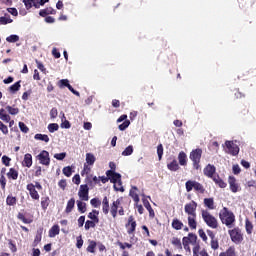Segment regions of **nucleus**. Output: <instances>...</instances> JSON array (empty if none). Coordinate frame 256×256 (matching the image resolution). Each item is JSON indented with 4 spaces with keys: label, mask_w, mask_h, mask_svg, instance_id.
Returning a JSON list of instances; mask_svg holds the SVG:
<instances>
[{
    "label": "nucleus",
    "mask_w": 256,
    "mask_h": 256,
    "mask_svg": "<svg viewBox=\"0 0 256 256\" xmlns=\"http://www.w3.org/2000/svg\"><path fill=\"white\" fill-rule=\"evenodd\" d=\"M220 221L223 223V225H226V227H233V223H235V214L229 210V208L224 207L220 210L219 213Z\"/></svg>",
    "instance_id": "f257e3e1"
},
{
    "label": "nucleus",
    "mask_w": 256,
    "mask_h": 256,
    "mask_svg": "<svg viewBox=\"0 0 256 256\" xmlns=\"http://www.w3.org/2000/svg\"><path fill=\"white\" fill-rule=\"evenodd\" d=\"M98 222H95L93 220H87L84 225V229L86 231H89V229H95Z\"/></svg>",
    "instance_id": "a19ab883"
},
{
    "label": "nucleus",
    "mask_w": 256,
    "mask_h": 256,
    "mask_svg": "<svg viewBox=\"0 0 256 256\" xmlns=\"http://www.w3.org/2000/svg\"><path fill=\"white\" fill-rule=\"evenodd\" d=\"M17 219H19V221H22V223H25L26 225L33 223V218H27L25 217V214L21 212L17 214Z\"/></svg>",
    "instance_id": "c85d7f7f"
},
{
    "label": "nucleus",
    "mask_w": 256,
    "mask_h": 256,
    "mask_svg": "<svg viewBox=\"0 0 256 256\" xmlns=\"http://www.w3.org/2000/svg\"><path fill=\"white\" fill-rule=\"evenodd\" d=\"M6 41H7L8 43H17V41H19V36H18V35H15V34L10 35V36H8V37L6 38Z\"/></svg>",
    "instance_id": "5fc2aeb1"
},
{
    "label": "nucleus",
    "mask_w": 256,
    "mask_h": 256,
    "mask_svg": "<svg viewBox=\"0 0 256 256\" xmlns=\"http://www.w3.org/2000/svg\"><path fill=\"white\" fill-rule=\"evenodd\" d=\"M167 169L169 171L175 172V171H179V169H181V167L179 166V163L177 162V160L173 159L171 162H169L167 164Z\"/></svg>",
    "instance_id": "412c9836"
},
{
    "label": "nucleus",
    "mask_w": 256,
    "mask_h": 256,
    "mask_svg": "<svg viewBox=\"0 0 256 256\" xmlns=\"http://www.w3.org/2000/svg\"><path fill=\"white\" fill-rule=\"evenodd\" d=\"M2 163L5 167H9L11 165V158L7 155L2 156Z\"/></svg>",
    "instance_id": "052dcab7"
},
{
    "label": "nucleus",
    "mask_w": 256,
    "mask_h": 256,
    "mask_svg": "<svg viewBox=\"0 0 256 256\" xmlns=\"http://www.w3.org/2000/svg\"><path fill=\"white\" fill-rule=\"evenodd\" d=\"M210 247H211V249H213V251H217V249H219V239L216 238L214 240H211Z\"/></svg>",
    "instance_id": "3c124183"
},
{
    "label": "nucleus",
    "mask_w": 256,
    "mask_h": 256,
    "mask_svg": "<svg viewBox=\"0 0 256 256\" xmlns=\"http://www.w3.org/2000/svg\"><path fill=\"white\" fill-rule=\"evenodd\" d=\"M8 179H13L14 181H17L19 178V172L15 170V168H10L9 172L7 173Z\"/></svg>",
    "instance_id": "7c9ffc66"
},
{
    "label": "nucleus",
    "mask_w": 256,
    "mask_h": 256,
    "mask_svg": "<svg viewBox=\"0 0 256 256\" xmlns=\"http://www.w3.org/2000/svg\"><path fill=\"white\" fill-rule=\"evenodd\" d=\"M6 205L9 207H14V205H17V197L13 195H8L6 198Z\"/></svg>",
    "instance_id": "473e14b6"
},
{
    "label": "nucleus",
    "mask_w": 256,
    "mask_h": 256,
    "mask_svg": "<svg viewBox=\"0 0 256 256\" xmlns=\"http://www.w3.org/2000/svg\"><path fill=\"white\" fill-rule=\"evenodd\" d=\"M231 241L235 243L236 245H239L243 241V232H241V228L236 227L232 230L228 231Z\"/></svg>",
    "instance_id": "39448f33"
},
{
    "label": "nucleus",
    "mask_w": 256,
    "mask_h": 256,
    "mask_svg": "<svg viewBox=\"0 0 256 256\" xmlns=\"http://www.w3.org/2000/svg\"><path fill=\"white\" fill-rule=\"evenodd\" d=\"M23 3L26 9H31L32 7L39 9V0H23Z\"/></svg>",
    "instance_id": "aec40b11"
},
{
    "label": "nucleus",
    "mask_w": 256,
    "mask_h": 256,
    "mask_svg": "<svg viewBox=\"0 0 256 256\" xmlns=\"http://www.w3.org/2000/svg\"><path fill=\"white\" fill-rule=\"evenodd\" d=\"M78 196L81 201H89V186H87V184H83L80 186Z\"/></svg>",
    "instance_id": "9d476101"
},
{
    "label": "nucleus",
    "mask_w": 256,
    "mask_h": 256,
    "mask_svg": "<svg viewBox=\"0 0 256 256\" xmlns=\"http://www.w3.org/2000/svg\"><path fill=\"white\" fill-rule=\"evenodd\" d=\"M187 237H188L191 245H197V235L196 234L189 233Z\"/></svg>",
    "instance_id": "864d4df0"
},
{
    "label": "nucleus",
    "mask_w": 256,
    "mask_h": 256,
    "mask_svg": "<svg viewBox=\"0 0 256 256\" xmlns=\"http://www.w3.org/2000/svg\"><path fill=\"white\" fill-rule=\"evenodd\" d=\"M95 161H97V158H95V155H93V153L86 154V165H95Z\"/></svg>",
    "instance_id": "f704fd0d"
},
{
    "label": "nucleus",
    "mask_w": 256,
    "mask_h": 256,
    "mask_svg": "<svg viewBox=\"0 0 256 256\" xmlns=\"http://www.w3.org/2000/svg\"><path fill=\"white\" fill-rule=\"evenodd\" d=\"M6 111H8L9 115H19V108L15 106H6Z\"/></svg>",
    "instance_id": "c03bdc74"
},
{
    "label": "nucleus",
    "mask_w": 256,
    "mask_h": 256,
    "mask_svg": "<svg viewBox=\"0 0 256 256\" xmlns=\"http://www.w3.org/2000/svg\"><path fill=\"white\" fill-rule=\"evenodd\" d=\"M76 203H77L79 213H86L87 212V203H85L81 200H77Z\"/></svg>",
    "instance_id": "72a5a7b5"
},
{
    "label": "nucleus",
    "mask_w": 256,
    "mask_h": 256,
    "mask_svg": "<svg viewBox=\"0 0 256 256\" xmlns=\"http://www.w3.org/2000/svg\"><path fill=\"white\" fill-rule=\"evenodd\" d=\"M123 157H129V155H133V146H128L125 148V150L122 152Z\"/></svg>",
    "instance_id": "603ef678"
},
{
    "label": "nucleus",
    "mask_w": 256,
    "mask_h": 256,
    "mask_svg": "<svg viewBox=\"0 0 256 256\" xmlns=\"http://www.w3.org/2000/svg\"><path fill=\"white\" fill-rule=\"evenodd\" d=\"M26 189L27 191H29V195L31 199H33L34 201H39L40 196H39V192L37 191V188H35V184L33 183L27 184Z\"/></svg>",
    "instance_id": "f8f14e48"
},
{
    "label": "nucleus",
    "mask_w": 256,
    "mask_h": 256,
    "mask_svg": "<svg viewBox=\"0 0 256 256\" xmlns=\"http://www.w3.org/2000/svg\"><path fill=\"white\" fill-rule=\"evenodd\" d=\"M51 203V199L49 198V196H44L41 198V207L43 209V211H47V208L49 207Z\"/></svg>",
    "instance_id": "c756f323"
},
{
    "label": "nucleus",
    "mask_w": 256,
    "mask_h": 256,
    "mask_svg": "<svg viewBox=\"0 0 256 256\" xmlns=\"http://www.w3.org/2000/svg\"><path fill=\"white\" fill-rule=\"evenodd\" d=\"M48 131H49V133H55V131H59V124H57V123L49 124Z\"/></svg>",
    "instance_id": "8fccbe9b"
},
{
    "label": "nucleus",
    "mask_w": 256,
    "mask_h": 256,
    "mask_svg": "<svg viewBox=\"0 0 256 256\" xmlns=\"http://www.w3.org/2000/svg\"><path fill=\"white\" fill-rule=\"evenodd\" d=\"M216 171H217V168H215V165L208 164L204 168L203 173L206 177H209V179H213L215 177Z\"/></svg>",
    "instance_id": "4468645a"
},
{
    "label": "nucleus",
    "mask_w": 256,
    "mask_h": 256,
    "mask_svg": "<svg viewBox=\"0 0 256 256\" xmlns=\"http://www.w3.org/2000/svg\"><path fill=\"white\" fill-rule=\"evenodd\" d=\"M90 204L92 205V207L97 209V208L101 207V200H99V198H92L90 200Z\"/></svg>",
    "instance_id": "09e8293b"
},
{
    "label": "nucleus",
    "mask_w": 256,
    "mask_h": 256,
    "mask_svg": "<svg viewBox=\"0 0 256 256\" xmlns=\"http://www.w3.org/2000/svg\"><path fill=\"white\" fill-rule=\"evenodd\" d=\"M118 246L120 247V249L125 250V248L127 247V249H131V247H133L132 244H129L127 242L123 243V242H118Z\"/></svg>",
    "instance_id": "338daca9"
},
{
    "label": "nucleus",
    "mask_w": 256,
    "mask_h": 256,
    "mask_svg": "<svg viewBox=\"0 0 256 256\" xmlns=\"http://www.w3.org/2000/svg\"><path fill=\"white\" fill-rule=\"evenodd\" d=\"M89 164H84V168L81 171V175L83 177V175H89V173H91V167H89Z\"/></svg>",
    "instance_id": "e2e57ef3"
},
{
    "label": "nucleus",
    "mask_w": 256,
    "mask_h": 256,
    "mask_svg": "<svg viewBox=\"0 0 256 256\" xmlns=\"http://www.w3.org/2000/svg\"><path fill=\"white\" fill-rule=\"evenodd\" d=\"M37 159L40 165H45L46 167H49V165H51V158L49 157V152H47V150L41 151L38 154Z\"/></svg>",
    "instance_id": "0eeeda50"
},
{
    "label": "nucleus",
    "mask_w": 256,
    "mask_h": 256,
    "mask_svg": "<svg viewBox=\"0 0 256 256\" xmlns=\"http://www.w3.org/2000/svg\"><path fill=\"white\" fill-rule=\"evenodd\" d=\"M88 219H91L90 221H94V223H99V211L92 210V212L88 214Z\"/></svg>",
    "instance_id": "2f4dec72"
},
{
    "label": "nucleus",
    "mask_w": 256,
    "mask_h": 256,
    "mask_svg": "<svg viewBox=\"0 0 256 256\" xmlns=\"http://www.w3.org/2000/svg\"><path fill=\"white\" fill-rule=\"evenodd\" d=\"M172 229H175L176 231H181V229H183V222L177 218H174L172 220Z\"/></svg>",
    "instance_id": "cd10ccee"
},
{
    "label": "nucleus",
    "mask_w": 256,
    "mask_h": 256,
    "mask_svg": "<svg viewBox=\"0 0 256 256\" xmlns=\"http://www.w3.org/2000/svg\"><path fill=\"white\" fill-rule=\"evenodd\" d=\"M125 227L127 229L128 235H133L137 229V221L135 220V217L133 215L128 217V221L125 224Z\"/></svg>",
    "instance_id": "6e6552de"
},
{
    "label": "nucleus",
    "mask_w": 256,
    "mask_h": 256,
    "mask_svg": "<svg viewBox=\"0 0 256 256\" xmlns=\"http://www.w3.org/2000/svg\"><path fill=\"white\" fill-rule=\"evenodd\" d=\"M212 180L214 181V183L216 185H218L221 189H225V187H227V183H225V181H223V179H221V177H219V175H215Z\"/></svg>",
    "instance_id": "a878e982"
},
{
    "label": "nucleus",
    "mask_w": 256,
    "mask_h": 256,
    "mask_svg": "<svg viewBox=\"0 0 256 256\" xmlns=\"http://www.w3.org/2000/svg\"><path fill=\"white\" fill-rule=\"evenodd\" d=\"M59 233H61V229L59 228V225L55 224L49 230V237H57Z\"/></svg>",
    "instance_id": "393cba45"
},
{
    "label": "nucleus",
    "mask_w": 256,
    "mask_h": 256,
    "mask_svg": "<svg viewBox=\"0 0 256 256\" xmlns=\"http://www.w3.org/2000/svg\"><path fill=\"white\" fill-rule=\"evenodd\" d=\"M202 219L204 223L211 229H217L219 227V222L217 221V218L213 216L209 211L207 210H202Z\"/></svg>",
    "instance_id": "f03ea898"
},
{
    "label": "nucleus",
    "mask_w": 256,
    "mask_h": 256,
    "mask_svg": "<svg viewBox=\"0 0 256 256\" xmlns=\"http://www.w3.org/2000/svg\"><path fill=\"white\" fill-rule=\"evenodd\" d=\"M185 187H186V191L187 193H191V191H196L197 193H201L203 195V193H205V187L203 186V184L195 181V180H188L185 183Z\"/></svg>",
    "instance_id": "20e7f679"
},
{
    "label": "nucleus",
    "mask_w": 256,
    "mask_h": 256,
    "mask_svg": "<svg viewBox=\"0 0 256 256\" xmlns=\"http://www.w3.org/2000/svg\"><path fill=\"white\" fill-rule=\"evenodd\" d=\"M137 191H139V188L137 186H132V188L129 191L130 197L133 199L134 203L137 205L140 201L139 194H137Z\"/></svg>",
    "instance_id": "dca6fc26"
},
{
    "label": "nucleus",
    "mask_w": 256,
    "mask_h": 256,
    "mask_svg": "<svg viewBox=\"0 0 256 256\" xmlns=\"http://www.w3.org/2000/svg\"><path fill=\"white\" fill-rule=\"evenodd\" d=\"M179 165L186 167L187 165V154L184 151L179 152L178 154Z\"/></svg>",
    "instance_id": "b1692460"
},
{
    "label": "nucleus",
    "mask_w": 256,
    "mask_h": 256,
    "mask_svg": "<svg viewBox=\"0 0 256 256\" xmlns=\"http://www.w3.org/2000/svg\"><path fill=\"white\" fill-rule=\"evenodd\" d=\"M157 155H158L159 161H161L163 159V144H159L157 146Z\"/></svg>",
    "instance_id": "13d9d810"
},
{
    "label": "nucleus",
    "mask_w": 256,
    "mask_h": 256,
    "mask_svg": "<svg viewBox=\"0 0 256 256\" xmlns=\"http://www.w3.org/2000/svg\"><path fill=\"white\" fill-rule=\"evenodd\" d=\"M142 202L145 209H147L149 213V217H152V218L155 217V210H153V208L151 207V203H149V200L143 199Z\"/></svg>",
    "instance_id": "5701e85b"
},
{
    "label": "nucleus",
    "mask_w": 256,
    "mask_h": 256,
    "mask_svg": "<svg viewBox=\"0 0 256 256\" xmlns=\"http://www.w3.org/2000/svg\"><path fill=\"white\" fill-rule=\"evenodd\" d=\"M102 211L104 215H109V203H102Z\"/></svg>",
    "instance_id": "774afa93"
},
{
    "label": "nucleus",
    "mask_w": 256,
    "mask_h": 256,
    "mask_svg": "<svg viewBox=\"0 0 256 256\" xmlns=\"http://www.w3.org/2000/svg\"><path fill=\"white\" fill-rule=\"evenodd\" d=\"M204 205L208 209L213 210V209H215V200H213V198H205L204 199Z\"/></svg>",
    "instance_id": "c9c22d12"
},
{
    "label": "nucleus",
    "mask_w": 256,
    "mask_h": 256,
    "mask_svg": "<svg viewBox=\"0 0 256 256\" xmlns=\"http://www.w3.org/2000/svg\"><path fill=\"white\" fill-rule=\"evenodd\" d=\"M203 155V150L201 148L194 149L190 152V159L193 162V168L196 169V171H199L201 169V157Z\"/></svg>",
    "instance_id": "7ed1b4c3"
},
{
    "label": "nucleus",
    "mask_w": 256,
    "mask_h": 256,
    "mask_svg": "<svg viewBox=\"0 0 256 256\" xmlns=\"http://www.w3.org/2000/svg\"><path fill=\"white\" fill-rule=\"evenodd\" d=\"M19 129L22 131V133H29V127L23 122H19Z\"/></svg>",
    "instance_id": "680f3d73"
},
{
    "label": "nucleus",
    "mask_w": 256,
    "mask_h": 256,
    "mask_svg": "<svg viewBox=\"0 0 256 256\" xmlns=\"http://www.w3.org/2000/svg\"><path fill=\"white\" fill-rule=\"evenodd\" d=\"M129 125H131V121L125 120L122 124H120V125L118 126V129H119L120 131H125V129H127V127H129Z\"/></svg>",
    "instance_id": "4d7b16f0"
},
{
    "label": "nucleus",
    "mask_w": 256,
    "mask_h": 256,
    "mask_svg": "<svg viewBox=\"0 0 256 256\" xmlns=\"http://www.w3.org/2000/svg\"><path fill=\"white\" fill-rule=\"evenodd\" d=\"M9 249L12 253H17V245L13 243V240H8Z\"/></svg>",
    "instance_id": "0e129e2a"
},
{
    "label": "nucleus",
    "mask_w": 256,
    "mask_h": 256,
    "mask_svg": "<svg viewBox=\"0 0 256 256\" xmlns=\"http://www.w3.org/2000/svg\"><path fill=\"white\" fill-rule=\"evenodd\" d=\"M226 148L228 149L229 155H232V157H237L239 155V144H237V140H227L225 142Z\"/></svg>",
    "instance_id": "423d86ee"
},
{
    "label": "nucleus",
    "mask_w": 256,
    "mask_h": 256,
    "mask_svg": "<svg viewBox=\"0 0 256 256\" xmlns=\"http://www.w3.org/2000/svg\"><path fill=\"white\" fill-rule=\"evenodd\" d=\"M228 183L230 185V191L232 193H237L239 191V184H237V179L233 176H229Z\"/></svg>",
    "instance_id": "2eb2a0df"
},
{
    "label": "nucleus",
    "mask_w": 256,
    "mask_h": 256,
    "mask_svg": "<svg viewBox=\"0 0 256 256\" xmlns=\"http://www.w3.org/2000/svg\"><path fill=\"white\" fill-rule=\"evenodd\" d=\"M219 256H236L235 255V247L230 246L225 252H221Z\"/></svg>",
    "instance_id": "58836bf2"
},
{
    "label": "nucleus",
    "mask_w": 256,
    "mask_h": 256,
    "mask_svg": "<svg viewBox=\"0 0 256 256\" xmlns=\"http://www.w3.org/2000/svg\"><path fill=\"white\" fill-rule=\"evenodd\" d=\"M114 191H120V193L125 192V188H123V182L120 180L119 182H116L113 184Z\"/></svg>",
    "instance_id": "a18cd8bd"
},
{
    "label": "nucleus",
    "mask_w": 256,
    "mask_h": 256,
    "mask_svg": "<svg viewBox=\"0 0 256 256\" xmlns=\"http://www.w3.org/2000/svg\"><path fill=\"white\" fill-rule=\"evenodd\" d=\"M22 165L23 167H31L33 165V156L29 153L25 154Z\"/></svg>",
    "instance_id": "a211bd4d"
},
{
    "label": "nucleus",
    "mask_w": 256,
    "mask_h": 256,
    "mask_svg": "<svg viewBox=\"0 0 256 256\" xmlns=\"http://www.w3.org/2000/svg\"><path fill=\"white\" fill-rule=\"evenodd\" d=\"M184 211L188 216L197 215V202L192 200L184 206Z\"/></svg>",
    "instance_id": "1a4fd4ad"
},
{
    "label": "nucleus",
    "mask_w": 256,
    "mask_h": 256,
    "mask_svg": "<svg viewBox=\"0 0 256 256\" xmlns=\"http://www.w3.org/2000/svg\"><path fill=\"white\" fill-rule=\"evenodd\" d=\"M73 209H75V198H71L70 200H68L65 208V213L69 215V213H71Z\"/></svg>",
    "instance_id": "bb28decb"
},
{
    "label": "nucleus",
    "mask_w": 256,
    "mask_h": 256,
    "mask_svg": "<svg viewBox=\"0 0 256 256\" xmlns=\"http://www.w3.org/2000/svg\"><path fill=\"white\" fill-rule=\"evenodd\" d=\"M69 80H67V79H62V80H60L59 82H58V87L60 88V89H63V87H69Z\"/></svg>",
    "instance_id": "bf43d9fd"
},
{
    "label": "nucleus",
    "mask_w": 256,
    "mask_h": 256,
    "mask_svg": "<svg viewBox=\"0 0 256 256\" xmlns=\"http://www.w3.org/2000/svg\"><path fill=\"white\" fill-rule=\"evenodd\" d=\"M106 177H109V181L113 184L121 181V175L113 170L106 171Z\"/></svg>",
    "instance_id": "ddd939ff"
},
{
    "label": "nucleus",
    "mask_w": 256,
    "mask_h": 256,
    "mask_svg": "<svg viewBox=\"0 0 256 256\" xmlns=\"http://www.w3.org/2000/svg\"><path fill=\"white\" fill-rule=\"evenodd\" d=\"M0 119L4 121V123H9L11 121V116L7 114V109L0 108Z\"/></svg>",
    "instance_id": "4be33fe9"
},
{
    "label": "nucleus",
    "mask_w": 256,
    "mask_h": 256,
    "mask_svg": "<svg viewBox=\"0 0 256 256\" xmlns=\"http://www.w3.org/2000/svg\"><path fill=\"white\" fill-rule=\"evenodd\" d=\"M34 139H36V141H44V143H49V136L46 134H35Z\"/></svg>",
    "instance_id": "ea45409f"
},
{
    "label": "nucleus",
    "mask_w": 256,
    "mask_h": 256,
    "mask_svg": "<svg viewBox=\"0 0 256 256\" xmlns=\"http://www.w3.org/2000/svg\"><path fill=\"white\" fill-rule=\"evenodd\" d=\"M0 131L3 135H9V128L2 121H0Z\"/></svg>",
    "instance_id": "6e6d98bb"
},
{
    "label": "nucleus",
    "mask_w": 256,
    "mask_h": 256,
    "mask_svg": "<svg viewBox=\"0 0 256 256\" xmlns=\"http://www.w3.org/2000/svg\"><path fill=\"white\" fill-rule=\"evenodd\" d=\"M57 10L53 9L52 7L45 8L39 11L40 17H47V15H55Z\"/></svg>",
    "instance_id": "6ab92c4d"
},
{
    "label": "nucleus",
    "mask_w": 256,
    "mask_h": 256,
    "mask_svg": "<svg viewBox=\"0 0 256 256\" xmlns=\"http://www.w3.org/2000/svg\"><path fill=\"white\" fill-rule=\"evenodd\" d=\"M171 243L174 245L176 249H183V244L181 243V239L177 237H173L171 239Z\"/></svg>",
    "instance_id": "37998d69"
},
{
    "label": "nucleus",
    "mask_w": 256,
    "mask_h": 256,
    "mask_svg": "<svg viewBox=\"0 0 256 256\" xmlns=\"http://www.w3.org/2000/svg\"><path fill=\"white\" fill-rule=\"evenodd\" d=\"M8 23H13V19H11V16H2L0 17V25H8Z\"/></svg>",
    "instance_id": "49530a36"
},
{
    "label": "nucleus",
    "mask_w": 256,
    "mask_h": 256,
    "mask_svg": "<svg viewBox=\"0 0 256 256\" xmlns=\"http://www.w3.org/2000/svg\"><path fill=\"white\" fill-rule=\"evenodd\" d=\"M123 198H118L116 201H113L110 205V214L113 219H117L119 205H121Z\"/></svg>",
    "instance_id": "9b49d317"
},
{
    "label": "nucleus",
    "mask_w": 256,
    "mask_h": 256,
    "mask_svg": "<svg viewBox=\"0 0 256 256\" xmlns=\"http://www.w3.org/2000/svg\"><path fill=\"white\" fill-rule=\"evenodd\" d=\"M21 89V80L18 82H15L13 85L9 87L10 93H17Z\"/></svg>",
    "instance_id": "79ce46f5"
},
{
    "label": "nucleus",
    "mask_w": 256,
    "mask_h": 256,
    "mask_svg": "<svg viewBox=\"0 0 256 256\" xmlns=\"http://www.w3.org/2000/svg\"><path fill=\"white\" fill-rule=\"evenodd\" d=\"M245 229L247 235H251V233H253V222H251L249 218L245 220Z\"/></svg>",
    "instance_id": "e433bc0d"
},
{
    "label": "nucleus",
    "mask_w": 256,
    "mask_h": 256,
    "mask_svg": "<svg viewBox=\"0 0 256 256\" xmlns=\"http://www.w3.org/2000/svg\"><path fill=\"white\" fill-rule=\"evenodd\" d=\"M67 157V153L62 152V153H57L54 155V159H57V161H63Z\"/></svg>",
    "instance_id": "69168bd1"
},
{
    "label": "nucleus",
    "mask_w": 256,
    "mask_h": 256,
    "mask_svg": "<svg viewBox=\"0 0 256 256\" xmlns=\"http://www.w3.org/2000/svg\"><path fill=\"white\" fill-rule=\"evenodd\" d=\"M88 247L86 248V251L88 253H95V248L97 247V242L95 240H88Z\"/></svg>",
    "instance_id": "4c0bfd02"
},
{
    "label": "nucleus",
    "mask_w": 256,
    "mask_h": 256,
    "mask_svg": "<svg viewBox=\"0 0 256 256\" xmlns=\"http://www.w3.org/2000/svg\"><path fill=\"white\" fill-rule=\"evenodd\" d=\"M62 173L65 177H71V175H73V169L71 166H66L63 168Z\"/></svg>",
    "instance_id": "de8ad7c7"
},
{
    "label": "nucleus",
    "mask_w": 256,
    "mask_h": 256,
    "mask_svg": "<svg viewBox=\"0 0 256 256\" xmlns=\"http://www.w3.org/2000/svg\"><path fill=\"white\" fill-rule=\"evenodd\" d=\"M188 227L193 231L197 229V214L188 216Z\"/></svg>",
    "instance_id": "f3484780"
}]
</instances>
